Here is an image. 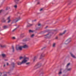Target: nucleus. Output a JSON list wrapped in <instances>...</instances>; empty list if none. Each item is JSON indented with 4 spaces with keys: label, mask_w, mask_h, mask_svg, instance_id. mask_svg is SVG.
Here are the masks:
<instances>
[{
    "label": "nucleus",
    "mask_w": 76,
    "mask_h": 76,
    "mask_svg": "<svg viewBox=\"0 0 76 76\" xmlns=\"http://www.w3.org/2000/svg\"><path fill=\"white\" fill-rule=\"evenodd\" d=\"M20 19H21L20 17H19L17 18L14 19L12 20V23H16L18 22V21H19V20H20Z\"/></svg>",
    "instance_id": "nucleus-1"
},
{
    "label": "nucleus",
    "mask_w": 76,
    "mask_h": 76,
    "mask_svg": "<svg viewBox=\"0 0 76 76\" xmlns=\"http://www.w3.org/2000/svg\"><path fill=\"white\" fill-rule=\"evenodd\" d=\"M45 38H50L51 36V33H49L45 35Z\"/></svg>",
    "instance_id": "nucleus-2"
},
{
    "label": "nucleus",
    "mask_w": 76,
    "mask_h": 76,
    "mask_svg": "<svg viewBox=\"0 0 76 76\" xmlns=\"http://www.w3.org/2000/svg\"><path fill=\"white\" fill-rule=\"evenodd\" d=\"M39 67H41V64H37L34 66V70H36V69H37L38 68H39Z\"/></svg>",
    "instance_id": "nucleus-3"
},
{
    "label": "nucleus",
    "mask_w": 76,
    "mask_h": 76,
    "mask_svg": "<svg viewBox=\"0 0 76 76\" xmlns=\"http://www.w3.org/2000/svg\"><path fill=\"white\" fill-rule=\"evenodd\" d=\"M72 41V39L71 38H69L67 39V40L65 42L64 44H68L69 42H71Z\"/></svg>",
    "instance_id": "nucleus-4"
},
{
    "label": "nucleus",
    "mask_w": 76,
    "mask_h": 76,
    "mask_svg": "<svg viewBox=\"0 0 76 76\" xmlns=\"http://www.w3.org/2000/svg\"><path fill=\"white\" fill-rule=\"evenodd\" d=\"M29 60V58H24L23 60V61L24 63V64H25V63H26L28 60Z\"/></svg>",
    "instance_id": "nucleus-5"
},
{
    "label": "nucleus",
    "mask_w": 76,
    "mask_h": 76,
    "mask_svg": "<svg viewBox=\"0 0 76 76\" xmlns=\"http://www.w3.org/2000/svg\"><path fill=\"white\" fill-rule=\"evenodd\" d=\"M22 48H23V46H20L19 47H16V49L17 51H18V50H20V51H22Z\"/></svg>",
    "instance_id": "nucleus-6"
},
{
    "label": "nucleus",
    "mask_w": 76,
    "mask_h": 76,
    "mask_svg": "<svg viewBox=\"0 0 76 76\" xmlns=\"http://www.w3.org/2000/svg\"><path fill=\"white\" fill-rule=\"evenodd\" d=\"M45 57V54L43 53H42L40 56V58L39 59H41L42 58H43V57Z\"/></svg>",
    "instance_id": "nucleus-7"
},
{
    "label": "nucleus",
    "mask_w": 76,
    "mask_h": 76,
    "mask_svg": "<svg viewBox=\"0 0 76 76\" xmlns=\"http://www.w3.org/2000/svg\"><path fill=\"white\" fill-rule=\"evenodd\" d=\"M17 63L18 65H21V64H24L23 61H22L21 62H20V61H18Z\"/></svg>",
    "instance_id": "nucleus-8"
},
{
    "label": "nucleus",
    "mask_w": 76,
    "mask_h": 76,
    "mask_svg": "<svg viewBox=\"0 0 76 76\" xmlns=\"http://www.w3.org/2000/svg\"><path fill=\"white\" fill-rule=\"evenodd\" d=\"M70 54L71 55V57H72V58H76V56H75V55H73V54L72 52H70Z\"/></svg>",
    "instance_id": "nucleus-9"
},
{
    "label": "nucleus",
    "mask_w": 76,
    "mask_h": 76,
    "mask_svg": "<svg viewBox=\"0 0 76 76\" xmlns=\"http://www.w3.org/2000/svg\"><path fill=\"white\" fill-rule=\"evenodd\" d=\"M23 48H28V46L26 45H24L23 46Z\"/></svg>",
    "instance_id": "nucleus-10"
},
{
    "label": "nucleus",
    "mask_w": 76,
    "mask_h": 76,
    "mask_svg": "<svg viewBox=\"0 0 76 76\" xmlns=\"http://www.w3.org/2000/svg\"><path fill=\"white\" fill-rule=\"evenodd\" d=\"M61 70L62 69H61L59 71L58 73V75H61V74H62V71H61Z\"/></svg>",
    "instance_id": "nucleus-11"
},
{
    "label": "nucleus",
    "mask_w": 76,
    "mask_h": 76,
    "mask_svg": "<svg viewBox=\"0 0 76 76\" xmlns=\"http://www.w3.org/2000/svg\"><path fill=\"white\" fill-rule=\"evenodd\" d=\"M66 32V30H65L63 33H60L59 34V35L62 36L63 35H64V34Z\"/></svg>",
    "instance_id": "nucleus-12"
},
{
    "label": "nucleus",
    "mask_w": 76,
    "mask_h": 76,
    "mask_svg": "<svg viewBox=\"0 0 76 76\" xmlns=\"http://www.w3.org/2000/svg\"><path fill=\"white\" fill-rule=\"evenodd\" d=\"M1 56L3 57V58H5L6 57V55L4 54H2L1 55Z\"/></svg>",
    "instance_id": "nucleus-13"
},
{
    "label": "nucleus",
    "mask_w": 76,
    "mask_h": 76,
    "mask_svg": "<svg viewBox=\"0 0 76 76\" xmlns=\"http://www.w3.org/2000/svg\"><path fill=\"white\" fill-rule=\"evenodd\" d=\"M19 0H14V2L16 4H18Z\"/></svg>",
    "instance_id": "nucleus-14"
},
{
    "label": "nucleus",
    "mask_w": 76,
    "mask_h": 76,
    "mask_svg": "<svg viewBox=\"0 0 76 76\" xmlns=\"http://www.w3.org/2000/svg\"><path fill=\"white\" fill-rule=\"evenodd\" d=\"M37 56H35L33 59V61L34 62V61H35V60H37Z\"/></svg>",
    "instance_id": "nucleus-15"
},
{
    "label": "nucleus",
    "mask_w": 76,
    "mask_h": 76,
    "mask_svg": "<svg viewBox=\"0 0 76 76\" xmlns=\"http://www.w3.org/2000/svg\"><path fill=\"white\" fill-rule=\"evenodd\" d=\"M33 25V24H28L27 25V27H30Z\"/></svg>",
    "instance_id": "nucleus-16"
},
{
    "label": "nucleus",
    "mask_w": 76,
    "mask_h": 76,
    "mask_svg": "<svg viewBox=\"0 0 76 76\" xmlns=\"http://www.w3.org/2000/svg\"><path fill=\"white\" fill-rule=\"evenodd\" d=\"M15 63L13 62L11 63V65L13 66V67H15Z\"/></svg>",
    "instance_id": "nucleus-17"
},
{
    "label": "nucleus",
    "mask_w": 76,
    "mask_h": 76,
    "mask_svg": "<svg viewBox=\"0 0 76 76\" xmlns=\"http://www.w3.org/2000/svg\"><path fill=\"white\" fill-rule=\"evenodd\" d=\"M2 22H3V23H6V20L4 18L2 20Z\"/></svg>",
    "instance_id": "nucleus-18"
},
{
    "label": "nucleus",
    "mask_w": 76,
    "mask_h": 76,
    "mask_svg": "<svg viewBox=\"0 0 76 76\" xmlns=\"http://www.w3.org/2000/svg\"><path fill=\"white\" fill-rule=\"evenodd\" d=\"M12 52H14V51H15V48H14V46H12Z\"/></svg>",
    "instance_id": "nucleus-19"
},
{
    "label": "nucleus",
    "mask_w": 76,
    "mask_h": 76,
    "mask_svg": "<svg viewBox=\"0 0 76 76\" xmlns=\"http://www.w3.org/2000/svg\"><path fill=\"white\" fill-rule=\"evenodd\" d=\"M3 28L4 29H7L8 28V27L7 26H4Z\"/></svg>",
    "instance_id": "nucleus-20"
},
{
    "label": "nucleus",
    "mask_w": 76,
    "mask_h": 76,
    "mask_svg": "<svg viewBox=\"0 0 76 76\" xmlns=\"http://www.w3.org/2000/svg\"><path fill=\"white\" fill-rule=\"evenodd\" d=\"M19 27V26H18L16 28H15L13 30H12V32H14V31H15L16 29H17V28H18Z\"/></svg>",
    "instance_id": "nucleus-21"
},
{
    "label": "nucleus",
    "mask_w": 76,
    "mask_h": 76,
    "mask_svg": "<svg viewBox=\"0 0 76 76\" xmlns=\"http://www.w3.org/2000/svg\"><path fill=\"white\" fill-rule=\"evenodd\" d=\"M1 47L2 48H4V47H6V45H1Z\"/></svg>",
    "instance_id": "nucleus-22"
},
{
    "label": "nucleus",
    "mask_w": 76,
    "mask_h": 76,
    "mask_svg": "<svg viewBox=\"0 0 76 76\" xmlns=\"http://www.w3.org/2000/svg\"><path fill=\"white\" fill-rule=\"evenodd\" d=\"M23 57L22 56H20L19 57V60H22V59H23Z\"/></svg>",
    "instance_id": "nucleus-23"
},
{
    "label": "nucleus",
    "mask_w": 76,
    "mask_h": 76,
    "mask_svg": "<svg viewBox=\"0 0 76 76\" xmlns=\"http://www.w3.org/2000/svg\"><path fill=\"white\" fill-rule=\"evenodd\" d=\"M14 7L15 8V9H17L18 7V6H17V5H15L14 6Z\"/></svg>",
    "instance_id": "nucleus-24"
},
{
    "label": "nucleus",
    "mask_w": 76,
    "mask_h": 76,
    "mask_svg": "<svg viewBox=\"0 0 76 76\" xmlns=\"http://www.w3.org/2000/svg\"><path fill=\"white\" fill-rule=\"evenodd\" d=\"M43 74H44V72H42L40 74V76H43Z\"/></svg>",
    "instance_id": "nucleus-25"
},
{
    "label": "nucleus",
    "mask_w": 76,
    "mask_h": 76,
    "mask_svg": "<svg viewBox=\"0 0 76 76\" xmlns=\"http://www.w3.org/2000/svg\"><path fill=\"white\" fill-rule=\"evenodd\" d=\"M72 70V68H70L67 69L68 71H70Z\"/></svg>",
    "instance_id": "nucleus-26"
},
{
    "label": "nucleus",
    "mask_w": 76,
    "mask_h": 76,
    "mask_svg": "<svg viewBox=\"0 0 76 76\" xmlns=\"http://www.w3.org/2000/svg\"><path fill=\"white\" fill-rule=\"evenodd\" d=\"M56 43H54L53 44V47H56Z\"/></svg>",
    "instance_id": "nucleus-27"
},
{
    "label": "nucleus",
    "mask_w": 76,
    "mask_h": 76,
    "mask_svg": "<svg viewBox=\"0 0 76 76\" xmlns=\"http://www.w3.org/2000/svg\"><path fill=\"white\" fill-rule=\"evenodd\" d=\"M10 9V7H8L6 8V10H7L9 9Z\"/></svg>",
    "instance_id": "nucleus-28"
},
{
    "label": "nucleus",
    "mask_w": 76,
    "mask_h": 76,
    "mask_svg": "<svg viewBox=\"0 0 76 76\" xmlns=\"http://www.w3.org/2000/svg\"><path fill=\"white\" fill-rule=\"evenodd\" d=\"M34 37V34H33L31 35V38H33Z\"/></svg>",
    "instance_id": "nucleus-29"
},
{
    "label": "nucleus",
    "mask_w": 76,
    "mask_h": 76,
    "mask_svg": "<svg viewBox=\"0 0 76 76\" xmlns=\"http://www.w3.org/2000/svg\"><path fill=\"white\" fill-rule=\"evenodd\" d=\"M30 62H27L26 63V65H29L30 64Z\"/></svg>",
    "instance_id": "nucleus-30"
},
{
    "label": "nucleus",
    "mask_w": 76,
    "mask_h": 76,
    "mask_svg": "<svg viewBox=\"0 0 76 76\" xmlns=\"http://www.w3.org/2000/svg\"><path fill=\"white\" fill-rule=\"evenodd\" d=\"M70 63H69L68 64H67V66H66V67H68V66H69V65H70Z\"/></svg>",
    "instance_id": "nucleus-31"
},
{
    "label": "nucleus",
    "mask_w": 76,
    "mask_h": 76,
    "mask_svg": "<svg viewBox=\"0 0 76 76\" xmlns=\"http://www.w3.org/2000/svg\"><path fill=\"white\" fill-rule=\"evenodd\" d=\"M20 37H23V34H21L20 35Z\"/></svg>",
    "instance_id": "nucleus-32"
},
{
    "label": "nucleus",
    "mask_w": 76,
    "mask_h": 76,
    "mask_svg": "<svg viewBox=\"0 0 76 76\" xmlns=\"http://www.w3.org/2000/svg\"><path fill=\"white\" fill-rule=\"evenodd\" d=\"M10 17H9L7 18V20H10Z\"/></svg>",
    "instance_id": "nucleus-33"
},
{
    "label": "nucleus",
    "mask_w": 76,
    "mask_h": 76,
    "mask_svg": "<svg viewBox=\"0 0 76 76\" xmlns=\"http://www.w3.org/2000/svg\"><path fill=\"white\" fill-rule=\"evenodd\" d=\"M12 38L13 39H16V38L15 37H12Z\"/></svg>",
    "instance_id": "nucleus-34"
},
{
    "label": "nucleus",
    "mask_w": 76,
    "mask_h": 76,
    "mask_svg": "<svg viewBox=\"0 0 76 76\" xmlns=\"http://www.w3.org/2000/svg\"><path fill=\"white\" fill-rule=\"evenodd\" d=\"M10 21H11V20H8V23H10Z\"/></svg>",
    "instance_id": "nucleus-35"
},
{
    "label": "nucleus",
    "mask_w": 76,
    "mask_h": 76,
    "mask_svg": "<svg viewBox=\"0 0 76 76\" xmlns=\"http://www.w3.org/2000/svg\"><path fill=\"white\" fill-rule=\"evenodd\" d=\"M3 12V10H0V14H1L2 12Z\"/></svg>",
    "instance_id": "nucleus-36"
},
{
    "label": "nucleus",
    "mask_w": 76,
    "mask_h": 76,
    "mask_svg": "<svg viewBox=\"0 0 76 76\" xmlns=\"http://www.w3.org/2000/svg\"><path fill=\"white\" fill-rule=\"evenodd\" d=\"M29 32H33V31H32L31 30H30L29 31Z\"/></svg>",
    "instance_id": "nucleus-37"
},
{
    "label": "nucleus",
    "mask_w": 76,
    "mask_h": 76,
    "mask_svg": "<svg viewBox=\"0 0 76 76\" xmlns=\"http://www.w3.org/2000/svg\"><path fill=\"white\" fill-rule=\"evenodd\" d=\"M23 41H27V39H24L23 40Z\"/></svg>",
    "instance_id": "nucleus-38"
},
{
    "label": "nucleus",
    "mask_w": 76,
    "mask_h": 76,
    "mask_svg": "<svg viewBox=\"0 0 76 76\" xmlns=\"http://www.w3.org/2000/svg\"><path fill=\"white\" fill-rule=\"evenodd\" d=\"M40 3V2L39 1L37 2V4H39Z\"/></svg>",
    "instance_id": "nucleus-39"
},
{
    "label": "nucleus",
    "mask_w": 76,
    "mask_h": 76,
    "mask_svg": "<svg viewBox=\"0 0 76 76\" xmlns=\"http://www.w3.org/2000/svg\"><path fill=\"white\" fill-rule=\"evenodd\" d=\"M2 75V73L0 72V76H1Z\"/></svg>",
    "instance_id": "nucleus-40"
},
{
    "label": "nucleus",
    "mask_w": 76,
    "mask_h": 76,
    "mask_svg": "<svg viewBox=\"0 0 76 76\" xmlns=\"http://www.w3.org/2000/svg\"><path fill=\"white\" fill-rule=\"evenodd\" d=\"M35 21H37V19H35L33 21V22H35Z\"/></svg>",
    "instance_id": "nucleus-41"
},
{
    "label": "nucleus",
    "mask_w": 76,
    "mask_h": 76,
    "mask_svg": "<svg viewBox=\"0 0 76 76\" xmlns=\"http://www.w3.org/2000/svg\"><path fill=\"white\" fill-rule=\"evenodd\" d=\"M41 24H38V26H41Z\"/></svg>",
    "instance_id": "nucleus-42"
},
{
    "label": "nucleus",
    "mask_w": 76,
    "mask_h": 76,
    "mask_svg": "<svg viewBox=\"0 0 76 76\" xmlns=\"http://www.w3.org/2000/svg\"><path fill=\"white\" fill-rule=\"evenodd\" d=\"M45 48V47H44L43 48L41 49L42 50H43V49H44V48Z\"/></svg>",
    "instance_id": "nucleus-43"
},
{
    "label": "nucleus",
    "mask_w": 76,
    "mask_h": 76,
    "mask_svg": "<svg viewBox=\"0 0 76 76\" xmlns=\"http://www.w3.org/2000/svg\"><path fill=\"white\" fill-rule=\"evenodd\" d=\"M7 66H8V65H9V63H7Z\"/></svg>",
    "instance_id": "nucleus-44"
},
{
    "label": "nucleus",
    "mask_w": 76,
    "mask_h": 76,
    "mask_svg": "<svg viewBox=\"0 0 76 76\" xmlns=\"http://www.w3.org/2000/svg\"><path fill=\"white\" fill-rule=\"evenodd\" d=\"M42 9H41L40 10V11H42Z\"/></svg>",
    "instance_id": "nucleus-45"
},
{
    "label": "nucleus",
    "mask_w": 76,
    "mask_h": 76,
    "mask_svg": "<svg viewBox=\"0 0 76 76\" xmlns=\"http://www.w3.org/2000/svg\"><path fill=\"white\" fill-rule=\"evenodd\" d=\"M6 66V65L5 64H4V67H5Z\"/></svg>",
    "instance_id": "nucleus-46"
},
{
    "label": "nucleus",
    "mask_w": 76,
    "mask_h": 76,
    "mask_svg": "<svg viewBox=\"0 0 76 76\" xmlns=\"http://www.w3.org/2000/svg\"><path fill=\"white\" fill-rule=\"evenodd\" d=\"M58 38V37H56V39H57Z\"/></svg>",
    "instance_id": "nucleus-47"
},
{
    "label": "nucleus",
    "mask_w": 76,
    "mask_h": 76,
    "mask_svg": "<svg viewBox=\"0 0 76 76\" xmlns=\"http://www.w3.org/2000/svg\"><path fill=\"white\" fill-rule=\"evenodd\" d=\"M47 27H48V26H47L46 27H45V28H47Z\"/></svg>",
    "instance_id": "nucleus-48"
},
{
    "label": "nucleus",
    "mask_w": 76,
    "mask_h": 76,
    "mask_svg": "<svg viewBox=\"0 0 76 76\" xmlns=\"http://www.w3.org/2000/svg\"><path fill=\"white\" fill-rule=\"evenodd\" d=\"M5 61H6V60H5Z\"/></svg>",
    "instance_id": "nucleus-49"
}]
</instances>
